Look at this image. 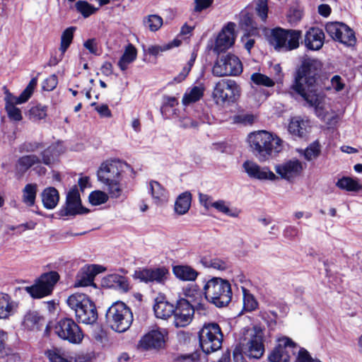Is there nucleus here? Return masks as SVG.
<instances>
[{"label":"nucleus","instance_id":"f257e3e1","mask_svg":"<svg viewBox=\"0 0 362 362\" xmlns=\"http://www.w3.org/2000/svg\"><path fill=\"white\" fill-rule=\"evenodd\" d=\"M321 67L320 60L305 59L298 69L295 81L291 86V88L302 96L310 106L316 109L320 108L324 100V96L318 90L316 84V76Z\"/></svg>","mask_w":362,"mask_h":362},{"label":"nucleus","instance_id":"f03ea898","mask_svg":"<svg viewBox=\"0 0 362 362\" xmlns=\"http://www.w3.org/2000/svg\"><path fill=\"white\" fill-rule=\"evenodd\" d=\"M126 170H132V168L119 160H107L100 165L97 173L98 180L107 186L112 198H117L122 194L120 181L122 174Z\"/></svg>","mask_w":362,"mask_h":362},{"label":"nucleus","instance_id":"7ed1b4c3","mask_svg":"<svg viewBox=\"0 0 362 362\" xmlns=\"http://www.w3.org/2000/svg\"><path fill=\"white\" fill-rule=\"evenodd\" d=\"M247 141L251 151L259 161L267 160L273 153H279L282 149L283 141L276 134L265 130L250 133Z\"/></svg>","mask_w":362,"mask_h":362},{"label":"nucleus","instance_id":"20e7f679","mask_svg":"<svg viewBox=\"0 0 362 362\" xmlns=\"http://www.w3.org/2000/svg\"><path fill=\"white\" fill-rule=\"evenodd\" d=\"M205 299L218 308L227 306L232 299L231 286L228 281L213 277L203 287Z\"/></svg>","mask_w":362,"mask_h":362},{"label":"nucleus","instance_id":"39448f33","mask_svg":"<svg viewBox=\"0 0 362 362\" xmlns=\"http://www.w3.org/2000/svg\"><path fill=\"white\" fill-rule=\"evenodd\" d=\"M106 320L112 329L124 332L130 327L133 322V314L126 304L118 301L108 308Z\"/></svg>","mask_w":362,"mask_h":362},{"label":"nucleus","instance_id":"423d86ee","mask_svg":"<svg viewBox=\"0 0 362 362\" xmlns=\"http://www.w3.org/2000/svg\"><path fill=\"white\" fill-rule=\"evenodd\" d=\"M302 31L276 28L272 30L270 44L278 52H289L299 47Z\"/></svg>","mask_w":362,"mask_h":362},{"label":"nucleus","instance_id":"0eeeda50","mask_svg":"<svg viewBox=\"0 0 362 362\" xmlns=\"http://www.w3.org/2000/svg\"><path fill=\"white\" fill-rule=\"evenodd\" d=\"M241 94L240 85L233 79L218 81L213 89L212 98L219 105H230L236 102Z\"/></svg>","mask_w":362,"mask_h":362},{"label":"nucleus","instance_id":"6e6552de","mask_svg":"<svg viewBox=\"0 0 362 362\" xmlns=\"http://www.w3.org/2000/svg\"><path fill=\"white\" fill-rule=\"evenodd\" d=\"M223 339L221 327L216 322L205 323L199 332L200 346L206 354L220 349Z\"/></svg>","mask_w":362,"mask_h":362},{"label":"nucleus","instance_id":"1a4fd4ad","mask_svg":"<svg viewBox=\"0 0 362 362\" xmlns=\"http://www.w3.org/2000/svg\"><path fill=\"white\" fill-rule=\"evenodd\" d=\"M243 72V64L240 59L233 54L220 55L212 67V74L217 77L239 76Z\"/></svg>","mask_w":362,"mask_h":362},{"label":"nucleus","instance_id":"9d476101","mask_svg":"<svg viewBox=\"0 0 362 362\" xmlns=\"http://www.w3.org/2000/svg\"><path fill=\"white\" fill-rule=\"evenodd\" d=\"M243 351L244 354L251 358H259L264 352L263 344V334L262 331L250 329L247 331L243 342Z\"/></svg>","mask_w":362,"mask_h":362},{"label":"nucleus","instance_id":"9b49d317","mask_svg":"<svg viewBox=\"0 0 362 362\" xmlns=\"http://www.w3.org/2000/svg\"><path fill=\"white\" fill-rule=\"evenodd\" d=\"M54 332L61 339L71 344H79L83 338L81 328L71 318L60 320L54 327Z\"/></svg>","mask_w":362,"mask_h":362},{"label":"nucleus","instance_id":"f8f14e48","mask_svg":"<svg viewBox=\"0 0 362 362\" xmlns=\"http://www.w3.org/2000/svg\"><path fill=\"white\" fill-rule=\"evenodd\" d=\"M59 279V275L57 272H49L41 275L35 285L25 289L33 298H40L51 293Z\"/></svg>","mask_w":362,"mask_h":362},{"label":"nucleus","instance_id":"ddd939ff","mask_svg":"<svg viewBox=\"0 0 362 362\" xmlns=\"http://www.w3.org/2000/svg\"><path fill=\"white\" fill-rule=\"evenodd\" d=\"M325 30L333 40L339 41L346 46H354L356 42V38L353 30L343 23H328L325 25Z\"/></svg>","mask_w":362,"mask_h":362},{"label":"nucleus","instance_id":"4468645a","mask_svg":"<svg viewBox=\"0 0 362 362\" xmlns=\"http://www.w3.org/2000/svg\"><path fill=\"white\" fill-rule=\"evenodd\" d=\"M296 344L288 337L279 338L278 344L268 356L269 362H289L291 351Z\"/></svg>","mask_w":362,"mask_h":362},{"label":"nucleus","instance_id":"2eb2a0df","mask_svg":"<svg viewBox=\"0 0 362 362\" xmlns=\"http://www.w3.org/2000/svg\"><path fill=\"white\" fill-rule=\"evenodd\" d=\"M194 314V307L185 299H180L173 313L174 325L177 327H184L192 320Z\"/></svg>","mask_w":362,"mask_h":362},{"label":"nucleus","instance_id":"dca6fc26","mask_svg":"<svg viewBox=\"0 0 362 362\" xmlns=\"http://www.w3.org/2000/svg\"><path fill=\"white\" fill-rule=\"evenodd\" d=\"M305 167V163L296 158H293L281 164L276 165L275 166V171L282 179L291 181L300 176Z\"/></svg>","mask_w":362,"mask_h":362},{"label":"nucleus","instance_id":"f3484780","mask_svg":"<svg viewBox=\"0 0 362 362\" xmlns=\"http://www.w3.org/2000/svg\"><path fill=\"white\" fill-rule=\"evenodd\" d=\"M235 27L234 23L229 22L222 28L216 37L214 52L218 54L225 52L234 44Z\"/></svg>","mask_w":362,"mask_h":362},{"label":"nucleus","instance_id":"a211bd4d","mask_svg":"<svg viewBox=\"0 0 362 362\" xmlns=\"http://www.w3.org/2000/svg\"><path fill=\"white\" fill-rule=\"evenodd\" d=\"M136 278L145 283L156 282L164 284L168 279L170 273L165 267L153 269H143L135 273Z\"/></svg>","mask_w":362,"mask_h":362},{"label":"nucleus","instance_id":"6ab92c4d","mask_svg":"<svg viewBox=\"0 0 362 362\" xmlns=\"http://www.w3.org/2000/svg\"><path fill=\"white\" fill-rule=\"evenodd\" d=\"M243 167L247 175L251 178L260 180H275L278 179L276 175L267 167H261L253 161L246 160L244 162Z\"/></svg>","mask_w":362,"mask_h":362},{"label":"nucleus","instance_id":"aec40b11","mask_svg":"<svg viewBox=\"0 0 362 362\" xmlns=\"http://www.w3.org/2000/svg\"><path fill=\"white\" fill-rule=\"evenodd\" d=\"M104 271L102 266L91 264L81 269L76 276L75 287L88 286L93 285L95 276Z\"/></svg>","mask_w":362,"mask_h":362},{"label":"nucleus","instance_id":"412c9836","mask_svg":"<svg viewBox=\"0 0 362 362\" xmlns=\"http://www.w3.org/2000/svg\"><path fill=\"white\" fill-rule=\"evenodd\" d=\"M325 39V33L322 29L312 27L305 34L304 44L308 49L318 51L323 47Z\"/></svg>","mask_w":362,"mask_h":362},{"label":"nucleus","instance_id":"4be33fe9","mask_svg":"<svg viewBox=\"0 0 362 362\" xmlns=\"http://www.w3.org/2000/svg\"><path fill=\"white\" fill-rule=\"evenodd\" d=\"M39 175L46 173L45 168L41 166V159L35 154H29L20 157L16 163V169L21 173H25L30 168Z\"/></svg>","mask_w":362,"mask_h":362},{"label":"nucleus","instance_id":"5701e85b","mask_svg":"<svg viewBox=\"0 0 362 362\" xmlns=\"http://www.w3.org/2000/svg\"><path fill=\"white\" fill-rule=\"evenodd\" d=\"M165 344V336L159 329H153L146 334L139 341V346L144 350L158 349Z\"/></svg>","mask_w":362,"mask_h":362},{"label":"nucleus","instance_id":"b1692460","mask_svg":"<svg viewBox=\"0 0 362 362\" xmlns=\"http://www.w3.org/2000/svg\"><path fill=\"white\" fill-rule=\"evenodd\" d=\"M88 211L81 204L80 196L77 192H69L66 196V206L61 213L62 216H72L86 214Z\"/></svg>","mask_w":362,"mask_h":362},{"label":"nucleus","instance_id":"393cba45","mask_svg":"<svg viewBox=\"0 0 362 362\" xmlns=\"http://www.w3.org/2000/svg\"><path fill=\"white\" fill-rule=\"evenodd\" d=\"M75 316L79 322L83 324L91 325L95 322L98 319V313L93 302L91 301L89 304H86L82 308L78 310Z\"/></svg>","mask_w":362,"mask_h":362},{"label":"nucleus","instance_id":"a878e982","mask_svg":"<svg viewBox=\"0 0 362 362\" xmlns=\"http://www.w3.org/2000/svg\"><path fill=\"white\" fill-rule=\"evenodd\" d=\"M173 273L177 279L184 281H194L199 275L197 270L187 264L173 266Z\"/></svg>","mask_w":362,"mask_h":362},{"label":"nucleus","instance_id":"bb28decb","mask_svg":"<svg viewBox=\"0 0 362 362\" xmlns=\"http://www.w3.org/2000/svg\"><path fill=\"white\" fill-rule=\"evenodd\" d=\"M175 306L165 300L163 297H158L156 299L153 310L158 318L166 320L173 315Z\"/></svg>","mask_w":362,"mask_h":362},{"label":"nucleus","instance_id":"cd10ccee","mask_svg":"<svg viewBox=\"0 0 362 362\" xmlns=\"http://www.w3.org/2000/svg\"><path fill=\"white\" fill-rule=\"evenodd\" d=\"M18 303L8 294L0 293V319H7L13 315Z\"/></svg>","mask_w":362,"mask_h":362},{"label":"nucleus","instance_id":"c85d7f7f","mask_svg":"<svg viewBox=\"0 0 362 362\" xmlns=\"http://www.w3.org/2000/svg\"><path fill=\"white\" fill-rule=\"evenodd\" d=\"M308 121L300 117H293L288 124L289 132L297 137L303 138L308 133Z\"/></svg>","mask_w":362,"mask_h":362},{"label":"nucleus","instance_id":"c756f323","mask_svg":"<svg viewBox=\"0 0 362 362\" xmlns=\"http://www.w3.org/2000/svg\"><path fill=\"white\" fill-rule=\"evenodd\" d=\"M137 57V50L131 43H129L124 48V53L117 62V65L121 71H125L130 64L134 62Z\"/></svg>","mask_w":362,"mask_h":362},{"label":"nucleus","instance_id":"7c9ffc66","mask_svg":"<svg viewBox=\"0 0 362 362\" xmlns=\"http://www.w3.org/2000/svg\"><path fill=\"white\" fill-rule=\"evenodd\" d=\"M59 200V192L54 187H47L42 192V201L43 206L47 209H52L55 208Z\"/></svg>","mask_w":362,"mask_h":362},{"label":"nucleus","instance_id":"2f4dec72","mask_svg":"<svg viewBox=\"0 0 362 362\" xmlns=\"http://www.w3.org/2000/svg\"><path fill=\"white\" fill-rule=\"evenodd\" d=\"M91 301L86 294L80 293H74L66 299L68 306L74 311L75 315L78 310L82 308L86 304H89Z\"/></svg>","mask_w":362,"mask_h":362},{"label":"nucleus","instance_id":"473e14b6","mask_svg":"<svg viewBox=\"0 0 362 362\" xmlns=\"http://www.w3.org/2000/svg\"><path fill=\"white\" fill-rule=\"evenodd\" d=\"M192 195L189 192L182 193L177 198L175 203V211L179 215L185 214L191 206Z\"/></svg>","mask_w":362,"mask_h":362},{"label":"nucleus","instance_id":"72a5a7b5","mask_svg":"<svg viewBox=\"0 0 362 362\" xmlns=\"http://www.w3.org/2000/svg\"><path fill=\"white\" fill-rule=\"evenodd\" d=\"M336 186L340 189L348 192H358L362 189V185L359 183L357 178L351 177H342L336 182Z\"/></svg>","mask_w":362,"mask_h":362},{"label":"nucleus","instance_id":"f704fd0d","mask_svg":"<svg viewBox=\"0 0 362 362\" xmlns=\"http://www.w3.org/2000/svg\"><path fill=\"white\" fill-rule=\"evenodd\" d=\"M37 185L35 183L25 185L22 190V202L27 206H33L35 203Z\"/></svg>","mask_w":362,"mask_h":362},{"label":"nucleus","instance_id":"c9c22d12","mask_svg":"<svg viewBox=\"0 0 362 362\" xmlns=\"http://www.w3.org/2000/svg\"><path fill=\"white\" fill-rule=\"evenodd\" d=\"M149 185L152 197L156 204L168 201V192L158 182L151 181Z\"/></svg>","mask_w":362,"mask_h":362},{"label":"nucleus","instance_id":"e433bc0d","mask_svg":"<svg viewBox=\"0 0 362 362\" xmlns=\"http://www.w3.org/2000/svg\"><path fill=\"white\" fill-rule=\"evenodd\" d=\"M204 88L202 86H194L186 92L182 98V103L185 105L195 103L200 100L204 95Z\"/></svg>","mask_w":362,"mask_h":362},{"label":"nucleus","instance_id":"4c0bfd02","mask_svg":"<svg viewBox=\"0 0 362 362\" xmlns=\"http://www.w3.org/2000/svg\"><path fill=\"white\" fill-rule=\"evenodd\" d=\"M76 30V27H69L65 29L61 36V43L59 50L62 52V57H64V53L70 46L74 38V33Z\"/></svg>","mask_w":362,"mask_h":362},{"label":"nucleus","instance_id":"58836bf2","mask_svg":"<svg viewBox=\"0 0 362 362\" xmlns=\"http://www.w3.org/2000/svg\"><path fill=\"white\" fill-rule=\"evenodd\" d=\"M185 296L189 298L192 302L197 303L199 307L203 305L199 303L202 297V291L197 284H189L183 289Z\"/></svg>","mask_w":362,"mask_h":362},{"label":"nucleus","instance_id":"ea45409f","mask_svg":"<svg viewBox=\"0 0 362 362\" xmlns=\"http://www.w3.org/2000/svg\"><path fill=\"white\" fill-rule=\"evenodd\" d=\"M143 23L151 32L157 31L163 25V18L156 14H151L146 16Z\"/></svg>","mask_w":362,"mask_h":362},{"label":"nucleus","instance_id":"a19ab883","mask_svg":"<svg viewBox=\"0 0 362 362\" xmlns=\"http://www.w3.org/2000/svg\"><path fill=\"white\" fill-rule=\"evenodd\" d=\"M41 163L51 167L56 161V147L50 146L42 151L40 153Z\"/></svg>","mask_w":362,"mask_h":362},{"label":"nucleus","instance_id":"79ce46f5","mask_svg":"<svg viewBox=\"0 0 362 362\" xmlns=\"http://www.w3.org/2000/svg\"><path fill=\"white\" fill-rule=\"evenodd\" d=\"M202 264L207 268H213L218 271H224L228 268V263L219 258L202 259Z\"/></svg>","mask_w":362,"mask_h":362},{"label":"nucleus","instance_id":"37998d69","mask_svg":"<svg viewBox=\"0 0 362 362\" xmlns=\"http://www.w3.org/2000/svg\"><path fill=\"white\" fill-rule=\"evenodd\" d=\"M47 107L40 104L36 105L30 107L28 112L29 119L34 122L42 119L47 116Z\"/></svg>","mask_w":362,"mask_h":362},{"label":"nucleus","instance_id":"c03bdc74","mask_svg":"<svg viewBox=\"0 0 362 362\" xmlns=\"http://www.w3.org/2000/svg\"><path fill=\"white\" fill-rule=\"evenodd\" d=\"M76 11L80 13L83 17L88 18L95 13L98 8L90 4L86 1H78L75 4Z\"/></svg>","mask_w":362,"mask_h":362},{"label":"nucleus","instance_id":"a18cd8bd","mask_svg":"<svg viewBox=\"0 0 362 362\" xmlns=\"http://www.w3.org/2000/svg\"><path fill=\"white\" fill-rule=\"evenodd\" d=\"M103 284L106 285L107 287L115 286V284L119 285L123 288H124L125 286H127L124 277L117 274H110L103 278Z\"/></svg>","mask_w":362,"mask_h":362},{"label":"nucleus","instance_id":"49530a36","mask_svg":"<svg viewBox=\"0 0 362 362\" xmlns=\"http://www.w3.org/2000/svg\"><path fill=\"white\" fill-rule=\"evenodd\" d=\"M243 308L245 311L255 310L258 305L257 301L247 289L243 288Z\"/></svg>","mask_w":362,"mask_h":362},{"label":"nucleus","instance_id":"de8ad7c7","mask_svg":"<svg viewBox=\"0 0 362 362\" xmlns=\"http://www.w3.org/2000/svg\"><path fill=\"white\" fill-rule=\"evenodd\" d=\"M40 317L35 311H29L23 318V325L28 329H33L39 323Z\"/></svg>","mask_w":362,"mask_h":362},{"label":"nucleus","instance_id":"09e8293b","mask_svg":"<svg viewBox=\"0 0 362 362\" xmlns=\"http://www.w3.org/2000/svg\"><path fill=\"white\" fill-rule=\"evenodd\" d=\"M251 80L257 86H263L266 87H272L274 86V82L272 79L260 73L252 74L251 75Z\"/></svg>","mask_w":362,"mask_h":362},{"label":"nucleus","instance_id":"8fccbe9b","mask_svg":"<svg viewBox=\"0 0 362 362\" xmlns=\"http://www.w3.org/2000/svg\"><path fill=\"white\" fill-rule=\"evenodd\" d=\"M320 153V145L318 141H314L304 151V157L307 160L317 158Z\"/></svg>","mask_w":362,"mask_h":362},{"label":"nucleus","instance_id":"3c124183","mask_svg":"<svg viewBox=\"0 0 362 362\" xmlns=\"http://www.w3.org/2000/svg\"><path fill=\"white\" fill-rule=\"evenodd\" d=\"M255 11L262 22H265L268 13V0H255Z\"/></svg>","mask_w":362,"mask_h":362},{"label":"nucleus","instance_id":"603ef678","mask_svg":"<svg viewBox=\"0 0 362 362\" xmlns=\"http://www.w3.org/2000/svg\"><path fill=\"white\" fill-rule=\"evenodd\" d=\"M240 25L247 31H251L257 29V23L253 21L252 17L249 13H242L240 16Z\"/></svg>","mask_w":362,"mask_h":362},{"label":"nucleus","instance_id":"864d4df0","mask_svg":"<svg viewBox=\"0 0 362 362\" xmlns=\"http://www.w3.org/2000/svg\"><path fill=\"white\" fill-rule=\"evenodd\" d=\"M88 199L92 205L98 206L105 203L108 199V196L104 192L98 190L91 192Z\"/></svg>","mask_w":362,"mask_h":362},{"label":"nucleus","instance_id":"5fc2aeb1","mask_svg":"<svg viewBox=\"0 0 362 362\" xmlns=\"http://www.w3.org/2000/svg\"><path fill=\"white\" fill-rule=\"evenodd\" d=\"M44 147L42 143L37 141L25 142L20 145L19 151L21 153H33Z\"/></svg>","mask_w":362,"mask_h":362},{"label":"nucleus","instance_id":"6e6d98bb","mask_svg":"<svg viewBox=\"0 0 362 362\" xmlns=\"http://www.w3.org/2000/svg\"><path fill=\"white\" fill-rule=\"evenodd\" d=\"M195 59H196V55L193 53L192 54L190 59L188 61L187 64H186V66H185L183 67L182 70L179 74V75L175 78V80L177 82H181L187 77V76L189 73V71L194 64Z\"/></svg>","mask_w":362,"mask_h":362},{"label":"nucleus","instance_id":"4d7b16f0","mask_svg":"<svg viewBox=\"0 0 362 362\" xmlns=\"http://www.w3.org/2000/svg\"><path fill=\"white\" fill-rule=\"evenodd\" d=\"M45 355L50 362H68L67 359L57 349L47 350Z\"/></svg>","mask_w":362,"mask_h":362},{"label":"nucleus","instance_id":"13d9d810","mask_svg":"<svg viewBox=\"0 0 362 362\" xmlns=\"http://www.w3.org/2000/svg\"><path fill=\"white\" fill-rule=\"evenodd\" d=\"M5 109L10 119L21 121L22 119L21 111L16 106L5 105Z\"/></svg>","mask_w":362,"mask_h":362},{"label":"nucleus","instance_id":"bf43d9fd","mask_svg":"<svg viewBox=\"0 0 362 362\" xmlns=\"http://www.w3.org/2000/svg\"><path fill=\"white\" fill-rule=\"evenodd\" d=\"M211 206L217 209L218 211L222 212L226 215L230 216H235L236 215L230 213V209L226 204V202L223 200H218L217 202H214L211 203Z\"/></svg>","mask_w":362,"mask_h":362},{"label":"nucleus","instance_id":"052dcab7","mask_svg":"<svg viewBox=\"0 0 362 362\" xmlns=\"http://www.w3.org/2000/svg\"><path fill=\"white\" fill-rule=\"evenodd\" d=\"M58 83V79L56 75L53 74L49 76L45 80L42 85V88L47 91H51L56 88Z\"/></svg>","mask_w":362,"mask_h":362},{"label":"nucleus","instance_id":"680f3d73","mask_svg":"<svg viewBox=\"0 0 362 362\" xmlns=\"http://www.w3.org/2000/svg\"><path fill=\"white\" fill-rule=\"evenodd\" d=\"M255 117L251 114H241L235 117V122L243 124H251L254 122Z\"/></svg>","mask_w":362,"mask_h":362},{"label":"nucleus","instance_id":"e2e57ef3","mask_svg":"<svg viewBox=\"0 0 362 362\" xmlns=\"http://www.w3.org/2000/svg\"><path fill=\"white\" fill-rule=\"evenodd\" d=\"M180 126L183 129H197L199 126V123L190 117H185L180 119Z\"/></svg>","mask_w":362,"mask_h":362},{"label":"nucleus","instance_id":"0e129e2a","mask_svg":"<svg viewBox=\"0 0 362 362\" xmlns=\"http://www.w3.org/2000/svg\"><path fill=\"white\" fill-rule=\"evenodd\" d=\"M214 0H194V11L200 12L209 8L213 3Z\"/></svg>","mask_w":362,"mask_h":362},{"label":"nucleus","instance_id":"69168bd1","mask_svg":"<svg viewBox=\"0 0 362 362\" xmlns=\"http://www.w3.org/2000/svg\"><path fill=\"white\" fill-rule=\"evenodd\" d=\"M176 361L182 362H198L199 361V354L194 352L188 355H181L176 358Z\"/></svg>","mask_w":362,"mask_h":362},{"label":"nucleus","instance_id":"338daca9","mask_svg":"<svg viewBox=\"0 0 362 362\" xmlns=\"http://www.w3.org/2000/svg\"><path fill=\"white\" fill-rule=\"evenodd\" d=\"M83 46L90 53L96 54L98 51L97 43L95 38L88 39L83 43Z\"/></svg>","mask_w":362,"mask_h":362},{"label":"nucleus","instance_id":"774afa93","mask_svg":"<svg viewBox=\"0 0 362 362\" xmlns=\"http://www.w3.org/2000/svg\"><path fill=\"white\" fill-rule=\"evenodd\" d=\"M298 362H313L314 358H313L309 354L308 351L304 349H301L299 351L298 356Z\"/></svg>","mask_w":362,"mask_h":362}]
</instances>
